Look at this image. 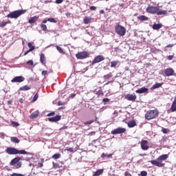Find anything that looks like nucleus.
Segmentation results:
<instances>
[{"label": "nucleus", "instance_id": "nucleus-30", "mask_svg": "<svg viewBox=\"0 0 176 176\" xmlns=\"http://www.w3.org/2000/svg\"><path fill=\"white\" fill-rule=\"evenodd\" d=\"M28 46L30 48L29 52H32L33 50H35V46L32 45V43H28Z\"/></svg>", "mask_w": 176, "mask_h": 176}, {"label": "nucleus", "instance_id": "nucleus-17", "mask_svg": "<svg viewBox=\"0 0 176 176\" xmlns=\"http://www.w3.org/2000/svg\"><path fill=\"white\" fill-rule=\"evenodd\" d=\"M162 27H163V25L161 23H154L152 25L153 30H154L155 31H159V30H160V28H162Z\"/></svg>", "mask_w": 176, "mask_h": 176}, {"label": "nucleus", "instance_id": "nucleus-7", "mask_svg": "<svg viewBox=\"0 0 176 176\" xmlns=\"http://www.w3.org/2000/svg\"><path fill=\"white\" fill-rule=\"evenodd\" d=\"M123 133H126V129L122 127H118L111 132L113 135H116V134H123Z\"/></svg>", "mask_w": 176, "mask_h": 176}, {"label": "nucleus", "instance_id": "nucleus-52", "mask_svg": "<svg viewBox=\"0 0 176 176\" xmlns=\"http://www.w3.org/2000/svg\"><path fill=\"white\" fill-rule=\"evenodd\" d=\"M96 9H97L96 6H92L90 7V10H96Z\"/></svg>", "mask_w": 176, "mask_h": 176}, {"label": "nucleus", "instance_id": "nucleus-54", "mask_svg": "<svg viewBox=\"0 0 176 176\" xmlns=\"http://www.w3.org/2000/svg\"><path fill=\"white\" fill-rule=\"evenodd\" d=\"M12 124H14V126H19V122H12Z\"/></svg>", "mask_w": 176, "mask_h": 176}, {"label": "nucleus", "instance_id": "nucleus-41", "mask_svg": "<svg viewBox=\"0 0 176 176\" xmlns=\"http://www.w3.org/2000/svg\"><path fill=\"white\" fill-rule=\"evenodd\" d=\"M10 176H25V175H23L21 173H14L10 175Z\"/></svg>", "mask_w": 176, "mask_h": 176}, {"label": "nucleus", "instance_id": "nucleus-56", "mask_svg": "<svg viewBox=\"0 0 176 176\" xmlns=\"http://www.w3.org/2000/svg\"><path fill=\"white\" fill-rule=\"evenodd\" d=\"M19 102H21V104H23V102H24V100L23 98H19Z\"/></svg>", "mask_w": 176, "mask_h": 176}, {"label": "nucleus", "instance_id": "nucleus-57", "mask_svg": "<svg viewBox=\"0 0 176 176\" xmlns=\"http://www.w3.org/2000/svg\"><path fill=\"white\" fill-rule=\"evenodd\" d=\"M100 14H104L105 13V11L104 10H100Z\"/></svg>", "mask_w": 176, "mask_h": 176}, {"label": "nucleus", "instance_id": "nucleus-48", "mask_svg": "<svg viewBox=\"0 0 176 176\" xmlns=\"http://www.w3.org/2000/svg\"><path fill=\"white\" fill-rule=\"evenodd\" d=\"M109 98H103L102 99V102H109Z\"/></svg>", "mask_w": 176, "mask_h": 176}, {"label": "nucleus", "instance_id": "nucleus-32", "mask_svg": "<svg viewBox=\"0 0 176 176\" xmlns=\"http://www.w3.org/2000/svg\"><path fill=\"white\" fill-rule=\"evenodd\" d=\"M56 47V50H58V52L59 53H60V54H65V52H64V50H63V48H61V47L57 45Z\"/></svg>", "mask_w": 176, "mask_h": 176}, {"label": "nucleus", "instance_id": "nucleus-6", "mask_svg": "<svg viewBox=\"0 0 176 176\" xmlns=\"http://www.w3.org/2000/svg\"><path fill=\"white\" fill-rule=\"evenodd\" d=\"M76 57L78 60H85L89 57V52H81L76 54Z\"/></svg>", "mask_w": 176, "mask_h": 176}, {"label": "nucleus", "instance_id": "nucleus-3", "mask_svg": "<svg viewBox=\"0 0 176 176\" xmlns=\"http://www.w3.org/2000/svg\"><path fill=\"white\" fill-rule=\"evenodd\" d=\"M25 13V10H18L13 11V12H10V14H8L7 15V17L8 19H19V17L20 16H21V14H24Z\"/></svg>", "mask_w": 176, "mask_h": 176}, {"label": "nucleus", "instance_id": "nucleus-51", "mask_svg": "<svg viewBox=\"0 0 176 176\" xmlns=\"http://www.w3.org/2000/svg\"><path fill=\"white\" fill-rule=\"evenodd\" d=\"M47 74V71H45V70H43V71L42 72V73H41V74L43 75V76H46Z\"/></svg>", "mask_w": 176, "mask_h": 176}, {"label": "nucleus", "instance_id": "nucleus-42", "mask_svg": "<svg viewBox=\"0 0 176 176\" xmlns=\"http://www.w3.org/2000/svg\"><path fill=\"white\" fill-rule=\"evenodd\" d=\"M26 64L28 65H32H32H34V61L32 60H29L26 62Z\"/></svg>", "mask_w": 176, "mask_h": 176}, {"label": "nucleus", "instance_id": "nucleus-5", "mask_svg": "<svg viewBox=\"0 0 176 176\" xmlns=\"http://www.w3.org/2000/svg\"><path fill=\"white\" fill-rule=\"evenodd\" d=\"M116 32L120 36H124L126 35V28L122 25L116 26Z\"/></svg>", "mask_w": 176, "mask_h": 176}, {"label": "nucleus", "instance_id": "nucleus-35", "mask_svg": "<svg viewBox=\"0 0 176 176\" xmlns=\"http://www.w3.org/2000/svg\"><path fill=\"white\" fill-rule=\"evenodd\" d=\"M9 23H10V22H8V21L1 22V23H0V27L1 28H3V27H6V25L9 24Z\"/></svg>", "mask_w": 176, "mask_h": 176}, {"label": "nucleus", "instance_id": "nucleus-23", "mask_svg": "<svg viewBox=\"0 0 176 176\" xmlns=\"http://www.w3.org/2000/svg\"><path fill=\"white\" fill-rule=\"evenodd\" d=\"M28 90H31V87H30L28 85H25V86L21 87L19 88L20 91H27Z\"/></svg>", "mask_w": 176, "mask_h": 176}, {"label": "nucleus", "instance_id": "nucleus-44", "mask_svg": "<svg viewBox=\"0 0 176 176\" xmlns=\"http://www.w3.org/2000/svg\"><path fill=\"white\" fill-rule=\"evenodd\" d=\"M162 131L163 132L164 134H167L168 133V129H166V128H163L162 129Z\"/></svg>", "mask_w": 176, "mask_h": 176}, {"label": "nucleus", "instance_id": "nucleus-14", "mask_svg": "<svg viewBox=\"0 0 176 176\" xmlns=\"http://www.w3.org/2000/svg\"><path fill=\"white\" fill-rule=\"evenodd\" d=\"M125 98L128 101H135V100H137V96L135 94H127V95H126Z\"/></svg>", "mask_w": 176, "mask_h": 176}, {"label": "nucleus", "instance_id": "nucleus-16", "mask_svg": "<svg viewBox=\"0 0 176 176\" xmlns=\"http://www.w3.org/2000/svg\"><path fill=\"white\" fill-rule=\"evenodd\" d=\"M138 94H142L144 93H148V88L143 87L135 91Z\"/></svg>", "mask_w": 176, "mask_h": 176}, {"label": "nucleus", "instance_id": "nucleus-13", "mask_svg": "<svg viewBox=\"0 0 176 176\" xmlns=\"http://www.w3.org/2000/svg\"><path fill=\"white\" fill-rule=\"evenodd\" d=\"M140 145H141V148L143 151H148V149H149V146H148L147 140H142Z\"/></svg>", "mask_w": 176, "mask_h": 176}, {"label": "nucleus", "instance_id": "nucleus-47", "mask_svg": "<svg viewBox=\"0 0 176 176\" xmlns=\"http://www.w3.org/2000/svg\"><path fill=\"white\" fill-rule=\"evenodd\" d=\"M5 137H6V135L3 133H0V138H2V140H5Z\"/></svg>", "mask_w": 176, "mask_h": 176}, {"label": "nucleus", "instance_id": "nucleus-50", "mask_svg": "<svg viewBox=\"0 0 176 176\" xmlns=\"http://www.w3.org/2000/svg\"><path fill=\"white\" fill-rule=\"evenodd\" d=\"M16 167H18V168H20V167H21V164H22V163H21V162H19L18 163H16Z\"/></svg>", "mask_w": 176, "mask_h": 176}, {"label": "nucleus", "instance_id": "nucleus-36", "mask_svg": "<svg viewBox=\"0 0 176 176\" xmlns=\"http://www.w3.org/2000/svg\"><path fill=\"white\" fill-rule=\"evenodd\" d=\"M109 78H112V74L111 73L103 76L104 80H107V79H109Z\"/></svg>", "mask_w": 176, "mask_h": 176}, {"label": "nucleus", "instance_id": "nucleus-38", "mask_svg": "<svg viewBox=\"0 0 176 176\" xmlns=\"http://www.w3.org/2000/svg\"><path fill=\"white\" fill-rule=\"evenodd\" d=\"M38 97H39V96L38 95V94H36L34 96L32 102H35V101H36L38 100Z\"/></svg>", "mask_w": 176, "mask_h": 176}, {"label": "nucleus", "instance_id": "nucleus-18", "mask_svg": "<svg viewBox=\"0 0 176 176\" xmlns=\"http://www.w3.org/2000/svg\"><path fill=\"white\" fill-rule=\"evenodd\" d=\"M40 61L43 65H45V67H46V57L45 56L44 54H41Z\"/></svg>", "mask_w": 176, "mask_h": 176}, {"label": "nucleus", "instance_id": "nucleus-40", "mask_svg": "<svg viewBox=\"0 0 176 176\" xmlns=\"http://www.w3.org/2000/svg\"><path fill=\"white\" fill-rule=\"evenodd\" d=\"M41 28L42 31H46V30H47V26L45 24H41Z\"/></svg>", "mask_w": 176, "mask_h": 176}, {"label": "nucleus", "instance_id": "nucleus-8", "mask_svg": "<svg viewBox=\"0 0 176 176\" xmlns=\"http://www.w3.org/2000/svg\"><path fill=\"white\" fill-rule=\"evenodd\" d=\"M173 75H174V69L173 68L169 67L164 70V76H173Z\"/></svg>", "mask_w": 176, "mask_h": 176}, {"label": "nucleus", "instance_id": "nucleus-28", "mask_svg": "<svg viewBox=\"0 0 176 176\" xmlns=\"http://www.w3.org/2000/svg\"><path fill=\"white\" fill-rule=\"evenodd\" d=\"M11 142H14V144H19V142H20V140L16 137H12Z\"/></svg>", "mask_w": 176, "mask_h": 176}, {"label": "nucleus", "instance_id": "nucleus-45", "mask_svg": "<svg viewBox=\"0 0 176 176\" xmlns=\"http://www.w3.org/2000/svg\"><path fill=\"white\" fill-rule=\"evenodd\" d=\"M56 115V112L52 111L51 113H49L47 116L50 117V116H54Z\"/></svg>", "mask_w": 176, "mask_h": 176}, {"label": "nucleus", "instance_id": "nucleus-62", "mask_svg": "<svg viewBox=\"0 0 176 176\" xmlns=\"http://www.w3.org/2000/svg\"><path fill=\"white\" fill-rule=\"evenodd\" d=\"M166 47H173V45H168Z\"/></svg>", "mask_w": 176, "mask_h": 176}, {"label": "nucleus", "instance_id": "nucleus-4", "mask_svg": "<svg viewBox=\"0 0 176 176\" xmlns=\"http://www.w3.org/2000/svg\"><path fill=\"white\" fill-rule=\"evenodd\" d=\"M157 116V111L156 110H150L145 115V118L147 120H151L152 119H155Z\"/></svg>", "mask_w": 176, "mask_h": 176}, {"label": "nucleus", "instance_id": "nucleus-46", "mask_svg": "<svg viewBox=\"0 0 176 176\" xmlns=\"http://www.w3.org/2000/svg\"><path fill=\"white\" fill-rule=\"evenodd\" d=\"M166 58H167V60H171L174 58V56L169 55V56H166Z\"/></svg>", "mask_w": 176, "mask_h": 176}, {"label": "nucleus", "instance_id": "nucleus-27", "mask_svg": "<svg viewBox=\"0 0 176 176\" xmlns=\"http://www.w3.org/2000/svg\"><path fill=\"white\" fill-rule=\"evenodd\" d=\"M84 24H89L90 23V21H91V18L89 17V16H85L84 18Z\"/></svg>", "mask_w": 176, "mask_h": 176}, {"label": "nucleus", "instance_id": "nucleus-60", "mask_svg": "<svg viewBox=\"0 0 176 176\" xmlns=\"http://www.w3.org/2000/svg\"><path fill=\"white\" fill-rule=\"evenodd\" d=\"M67 151H68L69 152H74V149H73L72 148H69L67 149Z\"/></svg>", "mask_w": 176, "mask_h": 176}, {"label": "nucleus", "instance_id": "nucleus-1", "mask_svg": "<svg viewBox=\"0 0 176 176\" xmlns=\"http://www.w3.org/2000/svg\"><path fill=\"white\" fill-rule=\"evenodd\" d=\"M6 152L8 155H31V153H29L25 150H19L14 147L7 148Z\"/></svg>", "mask_w": 176, "mask_h": 176}, {"label": "nucleus", "instance_id": "nucleus-39", "mask_svg": "<svg viewBox=\"0 0 176 176\" xmlns=\"http://www.w3.org/2000/svg\"><path fill=\"white\" fill-rule=\"evenodd\" d=\"M93 123H94V120H89V121H86V122H84V124H85V126H87V124H93Z\"/></svg>", "mask_w": 176, "mask_h": 176}, {"label": "nucleus", "instance_id": "nucleus-9", "mask_svg": "<svg viewBox=\"0 0 176 176\" xmlns=\"http://www.w3.org/2000/svg\"><path fill=\"white\" fill-rule=\"evenodd\" d=\"M104 60L105 58L102 55H98L92 60V65H94V64L101 63V61H104Z\"/></svg>", "mask_w": 176, "mask_h": 176}, {"label": "nucleus", "instance_id": "nucleus-15", "mask_svg": "<svg viewBox=\"0 0 176 176\" xmlns=\"http://www.w3.org/2000/svg\"><path fill=\"white\" fill-rule=\"evenodd\" d=\"M21 160V157H16L11 160L10 162V166H16V164L20 162Z\"/></svg>", "mask_w": 176, "mask_h": 176}, {"label": "nucleus", "instance_id": "nucleus-12", "mask_svg": "<svg viewBox=\"0 0 176 176\" xmlns=\"http://www.w3.org/2000/svg\"><path fill=\"white\" fill-rule=\"evenodd\" d=\"M48 120L50 122H54V123H56L57 122H60V120H61V116L56 115L54 117L48 118Z\"/></svg>", "mask_w": 176, "mask_h": 176}, {"label": "nucleus", "instance_id": "nucleus-10", "mask_svg": "<svg viewBox=\"0 0 176 176\" xmlns=\"http://www.w3.org/2000/svg\"><path fill=\"white\" fill-rule=\"evenodd\" d=\"M159 10V8L155 6H148L146 8V11L148 13H151L152 14H155V13H157Z\"/></svg>", "mask_w": 176, "mask_h": 176}, {"label": "nucleus", "instance_id": "nucleus-63", "mask_svg": "<svg viewBox=\"0 0 176 176\" xmlns=\"http://www.w3.org/2000/svg\"><path fill=\"white\" fill-rule=\"evenodd\" d=\"M8 105H10V104H12V101L8 100Z\"/></svg>", "mask_w": 176, "mask_h": 176}, {"label": "nucleus", "instance_id": "nucleus-22", "mask_svg": "<svg viewBox=\"0 0 176 176\" xmlns=\"http://www.w3.org/2000/svg\"><path fill=\"white\" fill-rule=\"evenodd\" d=\"M149 18L148 16H144V15H141L138 16V20H140V21H147Z\"/></svg>", "mask_w": 176, "mask_h": 176}, {"label": "nucleus", "instance_id": "nucleus-21", "mask_svg": "<svg viewBox=\"0 0 176 176\" xmlns=\"http://www.w3.org/2000/svg\"><path fill=\"white\" fill-rule=\"evenodd\" d=\"M38 116H39V111H36L32 113V114L30 115V118L31 119H36V118H38Z\"/></svg>", "mask_w": 176, "mask_h": 176}, {"label": "nucleus", "instance_id": "nucleus-53", "mask_svg": "<svg viewBox=\"0 0 176 176\" xmlns=\"http://www.w3.org/2000/svg\"><path fill=\"white\" fill-rule=\"evenodd\" d=\"M30 52H31V51H30V50H28V51H26V52L24 53L23 56H27V54H28V53H30Z\"/></svg>", "mask_w": 176, "mask_h": 176}, {"label": "nucleus", "instance_id": "nucleus-49", "mask_svg": "<svg viewBox=\"0 0 176 176\" xmlns=\"http://www.w3.org/2000/svg\"><path fill=\"white\" fill-rule=\"evenodd\" d=\"M64 2V0H56L55 3L57 4L63 3Z\"/></svg>", "mask_w": 176, "mask_h": 176}, {"label": "nucleus", "instance_id": "nucleus-25", "mask_svg": "<svg viewBox=\"0 0 176 176\" xmlns=\"http://www.w3.org/2000/svg\"><path fill=\"white\" fill-rule=\"evenodd\" d=\"M170 109H171L172 112H175V111H176V99L173 102Z\"/></svg>", "mask_w": 176, "mask_h": 176}, {"label": "nucleus", "instance_id": "nucleus-61", "mask_svg": "<svg viewBox=\"0 0 176 176\" xmlns=\"http://www.w3.org/2000/svg\"><path fill=\"white\" fill-rule=\"evenodd\" d=\"M47 21H47V19H44L43 21V24H46V23H47Z\"/></svg>", "mask_w": 176, "mask_h": 176}, {"label": "nucleus", "instance_id": "nucleus-31", "mask_svg": "<svg viewBox=\"0 0 176 176\" xmlns=\"http://www.w3.org/2000/svg\"><path fill=\"white\" fill-rule=\"evenodd\" d=\"M61 157V154L60 153H55L52 155V159L56 160L57 159H60Z\"/></svg>", "mask_w": 176, "mask_h": 176}, {"label": "nucleus", "instance_id": "nucleus-64", "mask_svg": "<svg viewBox=\"0 0 176 176\" xmlns=\"http://www.w3.org/2000/svg\"><path fill=\"white\" fill-rule=\"evenodd\" d=\"M25 160H26V162H28V160H30V157H26Z\"/></svg>", "mask_w": 176, "mask_h": 176}, {"label": "nucleus", "instance_id": "nucleus-58", "mask_svg": "<svg viewBox=\"0 0 176 176\" xmlns=\"http://www.w3.org/2000/svg\"><path fill=\"white\" fill-rule=\"evenodd\" d=\"M58 105H64V102H61V101H59L58 102Z\"/></svg>", "mask_w": 176, "mask_h": 176}, {"label": "nucleus", "instance_id": "nucleus-19", "mask_svg": "<svg viewBox=\"0 0 176 176\" xmlns=\"http://www.w3.org/2000/svg\"><path fill=\"white\" fill-rule=\"evenodd\" d=\"M39 19V16H34L32 17H31L29 20H28V23L30 24H34V23H36V21Z\"/></svg>", "mask_w": 176, "mask_h": 176}, {"label": "nucleus", "instance_id": "nucleus-33", "mask_svg": "<svg viewBox=\"0 0 176 176\" xmlns=\"http://www.w3.org/2000/svg\"><path fill=\"white\" fill-rule=\"evenodd\" d=\"M118 63H119V61H118V60L111 62V67L115 68L116 67V65H118Z\"/></svg>", "mask_w": 176, "mask_h": 176}, {"label": "nucleus", "instance_id": "nucleus-24", "mask_svg": "<svg viewBox=\"0 0 176 176\" xmlns=\"http://www.w3.org/2000/svg\"><path fill=\"white\" fill-rule=\"evenodd\" d=\"M135 126H136V123H135V121L134 120L129 121L128 123V127H129L130 129L133 127H135Z\"/></svg>", "mask_w": 176, "mask_h": 176}, {"label": "nucleus", "instance_id": "nucleus-2", "mask_svg": "<svg viewBox=\"0 0 176 176\" xmlns=\"http://www.w3.org/2000/svg\"><path fill=\"white\" fill-rule=\"evenodd\" d=\"M168 159V155L167 154H164L161 156H160L157 160H151L150 161V163L153 164V166H156L157 167H164V164H162V162L159 161H164L167 160Z\"/></svg>", "mask_w": 176, "mask_h": 176}, {"label": "nucleus", "instance_id": "nucleus-34", "mask_svg": "<svg viewBox=\"0 0 176 176\" xmlns=\"http://www.w3.org/2000/svg\"><path fill=\"white\" fill-rule=\"evenodd\" d=\"M101 157H107V159H110V157H112V154H105L102 153L101 155Z\"/></svg>", "mask_w": 176, "mask_h": 176}, {"label": "nucleus", "instance_id": "nucleus-26", "mask_svg": "<svg viewBox=\"0 0 176 176\" xmlns=\"http://www.w3.org/2000/svg\"><path fill=\"white\" fill-rule=\"evenodd\" d=\"M102 173H104V169H98L94 173V176H100Z\"/></svg>", "mask_w": 176, "mask_h": 176}, {"label": "nucleus", "instance_id": "nucleus-29", "mask_svg": "<svg viewBox=\"0 0 176 176\" xmlns=\"http://www.w3.org/2000/svg\"><path fill=\"white\" fill-rule=\"evenodd\" d=\"M167 11L166 10H160L157 11V16H163L164 14H166Z\"/></svg>", "mask_w": 176, "mask_h": 176}, {"label": "nucleus", "instance_id": "nucleus-11", "mask_svg": "<svg viewBox=\"0 0 176 176\" xmlns=\"http://www.w3.org/2000/svg\"><path fill=\"white\" fill-rule=\"evenodd\" d=\"M11 82L12 83H21V82H24V77L22 76H16L11 80Z\"/></svg>", "mask_w": 176, "mask_h": 176}, {"label": "nucleus", "instance_id": "nucleus-59", "mask_svg": "<svg viewBox=\"0 0 176 176\" xmlns=\"http://www.w3.org/2000/svg\"><path fill=\"white\" fill-rule=\"evenodd\" d=\"M75 96H76L75 94H72L70 95L71 98H74Z\"/></svg>", "mask_w": 176, "mask_h": 176}, {"label": "nucleus", "instance_id": "nucleus-43", "mask_svg": "<svg viewBox=\"0 0 176 176\" xmlns=\"http://www.w3.org/2000/svg\"><path fill=\"white\" fill-rule=\"evenodd\" d=\"M140 175L141 176H146V175H148V172H146V170H143L140 173Z\"/></svg>", "mask_w": 176, "mask_h": 176}, {"label": "nucleus", "instance_id": "nucleus-37", "mask_svg": "<svg viewBox=\"0 0 176 176\" xmlns=\"http://www.w3.org/2000/svg\"><path fill=\"white\" fill-rule=\"evenodd\" d=\"M47 21H50V23H57V21L54 18H48Z\"/></svg>", "mask_w": 176, "mask_h": 176}, {"label": "nucleus", "instance_id": "nucleus-55", "mask_svg": "<svg viewBox=\"0 0 176 176\" xmlns=\"http://www.w3.org/2000/svg\"><path fill=\"white\" fill-rule=\"evenodd\" d=\"M125 176H131V174H130V173L129 172H125Z\"/></svg>", "mask_w": 176, "mask_h": 176}, {"label": "nucleus", "instance_id": "nucleus-20", "mask_svg": "<svg viewBox=\"0 0 176 176\" xmlns=\"http://www.w3.org/2000/svg\"><path fill=\"white\" fill-rule=\"evenodd\" d=\"M162 85H163L162 83L157 82L151 87V90H155L156 89H159V87H162Z\"/></svg>", "mask_w": 176, "mask_h": 176}]
</instances>
